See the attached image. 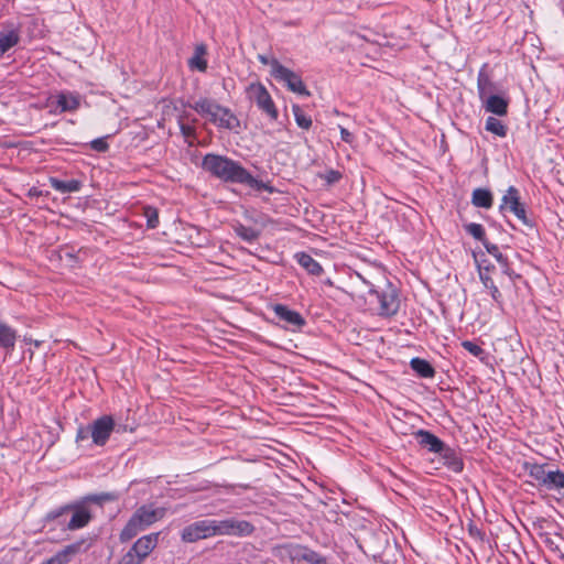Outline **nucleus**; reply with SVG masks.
<instances>
[{
    "mask_svg": "<svg viewBox=\"0 0 564 564\" xmlns=\"http://www.w3.org/2000/svg\"><path fill=\"white\" fill-rule=\"evenodd\" d=\"M202 167L224 182L259 186L258 181L245 167L227 156L208 153L203 158Z\"/></svg>",
    "mask_w": 564,
    "mask_h": 564,
    "instance_id": "nucleus-1",
    "label": "nucleus"
},
{
    "mask_svg": "<svg viewBox=\"0 0 564 564\" xmlns=\"http://www.w3.org/2000/svg\"><path fill=\"white\" fill-rule=\"evenodd\" d=\"M191 107L199 116L220 129L237 130L240 127V121L232 111L213 99L200 98Z\"/></svg>",
    "mask_w": 564,
    "mask_h": 564,
    "instance_id": "nucleus-2",
    "label": "nucleus"
},
{
    "mask_svg": "<svg viewBox=\"0 0 564 564\" xmlns=\"http://www.w3.org/2000/svg\"><path fill=\"white\" fill-rule=\"evenodd\" d=\"M350 280L354 291L360 296L379 293L378 289L387 285V276L380 268L356 272Z\"/></svg>",
    "mask_w": 564,
    "mask_h": 564,
    "instance_id": "nucleus-3",
    "label": "nucleus"
},
{
    "mask_svg": "<svg viewBox=\"0 0 564 564\" xmlns=\"http://www.w3.org/2000/svg\"><path fill=\"white\" fill-rule=\"evenodd\" d=\"M69 512H72V516L66 524V528L72 531L86 527L91 519L89 510L85 507L70 506H65L58 510L51 511L47 513L46 519L56 520L66 517Z\"/></svg>",
    "mask_w": 564,
    "mask_h": 564,
    "instance_id": "nucleus-4",
    "label": "nucleus"
},
{
    "mask_svg": "<svg viewBox=\"0 0 564 564\" xmlns=\"http://www.w3.org/2000/svg\"><path fill=\"white\" fill-rule=\"evenodd\" d=\"M249 100L256 102L258 108L265 112L271 119L278 118V110L267 88L259 82L251 83L246 88Z\"/></svg>",
    "mask_w": 564,
    "mask_h": 564,
    "instance_id": "nucleus-5",
    "label": "nucleus"
},
{
    "mask_svg": "<svg viewBox=\"0 0 564 564\" xmlns=\"http://www.w3.org/2000/svg\"><path fill=\"white\" fill-rule=\"evenodd\" d=\"M216 520L196 521L182 530L181 538L184 542L193 543L198 540L217 536Z\"/></svg>",
    "mask_w": 564,
    "mask_h": 564,
    "instance_id": "nucleus-6",
    "label": "nucleus"
},
{
    "mask_svg": "<svg viewBox=\"0 0 564 564\" xmlns=\"http://www.w3.org/2000/svg\"><path fill=\"white\" fill-rule=\"evenodd\" d=\"M271 75L275 79L284 82L291 91L303 96L310 95L300 76L284 67L279 61L271 62Z\"/></svg>",
    "mask_w": 564,
    "mask_h": 564,
    "instance_id": "nucleus-7",
    "label": "nucleus"
},
{
    "mask_svg": "<svg viewBox=\"0 0 564 564\" xmlns=\"http://www.w3.org/2000/svg\"><path fill=\"white\" fill-rule=\"evenodd\" d=\"M488 85L489 83L487 80L478 79L479 98L482 101L485 110L497 116H505L508 110V100L500 95L488 94Z\"/></svg>",
    "mask_w": 564,
    "mask_h": 564,
    "instance_id": "nucleus-8",
    "label": "nucleus"
},
{
    "mask_svg": "<svg viewBox=\"0 0 564 564\" xmlns=\"http://www.w3.org/2000/svg\"><path fill=\"white\" fill-rule=\"evenodd\" d=\"M378 290L379 293L375 294L378 296L380 303L379 314L386 317L395 315L400 307L397 290L392 286L388 279L387 285Z\"/></svg>",
    "mask_w": 564,
    "mask_h": 564,
    "instance_id": "nucleus-9",
    "label": "nucleus"
},
{
    "mask_svg": "<svg viewBox=\"0 0 564 564\" xmlns=\"http://www.w3.org/2000/svg\"><path fill=\"white\" fill-rule=\"evenodd\" d=\"M90 438L94 445L104 446L111 433L116 431V423L112 416L102 415L91 423Z\"/></svg>",
    "mask_w": 564,
    "mask_h": 564,
    "instance_id": "nucleus-10",
    "label": "nucleus"
},
{
    "mask_svg": "<svg viewBox=\"0 0 564 564\" xmlns=\"http://www.w3.org/2000/svg\"><path fill=\"white\" fill-rule=\"evenodd\" d=\"M216 523L218 535L248 536L254 530L250 522L236 518L216 520Z\"/></svg>",
    "mask_w": 564,
    "mask_h": 564,
    "instance_id": "nucleus-11",
    "label": "nucleus"
},
{
    "mask_svg": "<svg viewBox=\"0 0 564 564\" xmlns=\"http://www.w3.org/2000/svg\"><path fill=\"white\" fill-rule=\"evenodd\" d=\"M501 212H510L512 213L519 220H521L524 225H529V220L525 215V209L520 203L519 192L516 187L510 186L506 194L502 197V202L500 205Z\"/></svg>",
    "mask_w": 564,
    "mask_h": 564,
    "instance_id": "nucleus-12",
    "label": "nucleus"
},
{
    "mask_svg": "<svg viewBox=\"0 0 564 564\" xmlns=\"http://www.w3.org/2000/svg\"><path fill=\"white\" fill-rule=\"evenodd\" d=\"M51 105L55 106V111L67 112L75 111L80 106V96L76 93L61 91L50 98Z\"/></svg>",
    "mask_w": 564,
    "mask_h": 564,
    "instance_id": "nucleus-13",
    "label": "nucleus"
},
{
    "mask_svg": "<svg viewBox=\"0 0 564 564\" xmlns=\"http://www.w3.org/2000/svg\"><path fill=\"white\" fill-rule=\"evenodd\" d=\"M87 545L85 540H79L75 543L66 545L63 550L57 552L54 556L47 558L41 564H67L70 560L80 552L86 551Z\"/></svg>",
    "mask_w": 564,
    "mask_h": 564,
    "instance_id": "nucleus-14",
    "label": "nucleus"
},
{
    "mask_svg": "<svg viewBox=\"0 0 564 564\" xmlns=\"http://www.w3.org/2000/svg\"><path fill=\"white\" fill-rule=\"evenodd\" d=\"M87 545L85 540H79L75 543L66 545L63 550L57 552L54 556L47 558L41 564H67L70 560L80 552L86 551Z\"/></svg>",
    "mask_w": 564,
    "mask_h": 564,
    "instance_id": "nucleus-15",
    "label": "nucleus"
},
{
    "mask_svg": "<svg viewBox=\"0 0 564 564\" xmlns=\"http://www.w3.org/2000/svg\"><path fill=\"white\" fill-rule=\"evenodd\" d=\"M159 541V533H151L139 538L131 550L144 561L149 554L155 549Z\"/></svg>",
    "mask_w": 564,
    "mask_h": 564,
    "instance_id": "nucleus-16",
    "label": "nucleus"
},
{
    "mask_svg": "<svg viewBox=\"0 0 564 564\" xmlns=\"http://www.w3.org/2000/svg\"><path fill=\"white\" fill-rule=\"evenodd\" d=\"M417 443L432 453H443L445 444L434 434L425 430H419L414 433Z\"/></svg>",
    "mask_w": 564,
    "mask_h": 564,
    "instance_id": "nucleus-17",
    "label": "nucleus"
},
{
    "mask_svg": "<svg viewBox=\"0 0 564 564\" xmlns=\"http://www.w3.org/2000/svg\"><path fill=\"white\" fill-rule=\"evenodd\" d=\"M134 516L145 527V529L159 521L165 516L164 508H154L152 506H142L135 512Z\"/></svg>",
    "mask_w": 564,
    "mask_h": 564,
    "instance_id": "nucleus-18",
    "label": "nucleus"
},
{
    "mask_svg": "<svg viewBox=\"0 0 564 564\" xmlns=\"http://www.w3.org/2000/svg\"><path fill=\"white\" fill-rule=\"evenodd\" d=\"M17 338V330L3 321H0V348L8 352L12 351L14 349Z\"/></svg>",
    "mask_w": 564,
    "mask_h": 564,
    "instance_id": "nucleus-19",
    "label": "nucleus"
},
{
    "mask_svg": "<svg viewBox=\"0 0 564 564\" xmlns=\"http://www.w3.org/2000/svg\"><path fill=\"white\" fill-rule=\"evenodd\" d=\"M20 41V35L17 29H7L0 32V57L3 56L10 48L15 46Z\"/></svg>",
    "mask_w": 564,
    "mask_h": 564,
    "instance_id": "nucleus-20",
    "label": "nucleus"
},
{
    "mask_svg": "<svg viewBox=\"0 0 564 564\" xmlns=\"http://www.w3.org/2000/svg\"><path fill=\"white\" fill-rule=\"evenodd\" d=\"M274 312L279 318L292 326L300 327L304 324L303 317L297 312L289 310L284 305H276Z\"/></svg>",
    "mask_w": 564,
    "mask_h": 564,
    "instance_id": "nucleus-21",
    "label": "nucleus"
},
{
    "mask_svg": "<svg viewBox=\"0 0 564 564\" xmlns=\"http://www.w3.org/2000/svg\"><path fill=\"white\" fill-rule=\"evenodd\" d=\"M294 557L308 564H327V561L324 556L307 547L299 546L294 551Z\"/></svg>",
    "mask_w": 564,
    "mask_h": 564,
    "instance_id": "nucleus-22",
    "label": "nucleus"
},
{
    "mask_svg": "<svg viewBox=\"0 0 564 564\" xmlns=\"http://www.w3.org/2000/svg\"><path fill=\"white\" fill-rule=\"evenodd\" d=\"M145 527L133 514L126 524V527L122 529L120 533V541L127 542L134 538L139 532L143 531Z\"/></svg>",
    "mask_w": 564,
    "mask_h": 564,
    "instance_id": "nucleus-23",
    "label": "nucleus"
},
{
    "mask_svg": "<svg viewBox=\"0 0 564 564\" xmlns=\"http://www.w3.org/2000/svg\"><path fill=\"white\" fill-rule=\"evenodd\" d=\"M51 186L59 193H74L80 189V182L77 180L61 181L55 177L50 178Z\"/></svg>",
    "mask_w": 564,
    "mask_h": 564,
    "instance_id": "nucleus-24",
    "label": "nucleus"
},
{
    "mask_svg": "<svg viewBox=\"0 0 564 564\" xmlns=\"http://www.w3.org/2000/svg\"><path fill=\"white\" fill-rule=\"evenodd\" d=\"M296 259L299 264L304 268L310 274L321 275L323 272V268L321 264L313 259L310 254L299 253L296 254Z\"/></svg>",
    "mask_w": 564,
    "mask_h": 564,
    "instance_id": "nucleus-25",
    "label": "nucleus"
},
{
    "mask_svg": "<svg viewBox=\"0 0 564 564\" xmlns=\"http://www.w3.org/2000/svg\"><path fill=\"white\" fill-rule=\"evenodd\" d=\"M540 486L549 490L560 489L564 487V474L560 470H551L545 474V478Z\"/></svg>",
    "mask_w": 564,
    "mask_h": 564,
    "instance_id": "nucleus-26",
    "label": "nucleus"
},
{
    "mask_svg": "<svg viewBox=\"0 0 564 564\" xmlns=\"http://www.w3.org/2000/svg\"><path fill=\"white\" fill-rule=\"evenodd\" d=\"M442 457L444 459V464L454 473H459L463 470V462L462 459L455 454L454 451L445 446V449L443 451Z\"/></svg>",
    "mask_w": 564,
    "mask_h": 564,
    "instance_id": "nucleus-27",
    "label": "nucleus"
},
{
    "mask_svg": "<svg viewBox=\"0 0 564 564\" xmlns=\"http://www.w3.org/2000/svg\"><path fill=\"white\" fill-rule=\"evenodd\" d=\"M471 202L477 207L490 208L492 205V195L488 189L477 188L473 192Z\"/></svg>",
    "mask_w": 564,
    "mask_h": 564,
    "instance_id": "nucleus-28",
    "label": "nucleus"
},
{
    "mask_svg": "<svg viewBox=\"0 0 564 564\" xmlns=\"http://www.w3.org/2000/svg\"><path fill=\"white\" fill-rule=\"evenodd\" d=\"M412 369L423 378H432L435 373L433 367L424 359L413 358L411 360Z\"/></svg>",
    "mask_w": 564,
    "mask_h": 564,
    "instance_id": "nucleus-29",
    "label": "nucleus"
},
{
    "mask_svg": "<svg viewBox=\"0 0 564 564\" xmlns=\"http://www.w3.org/2000/svg\"><path fill=\"white\" fill-rule=\"evenodd\" d=\"M485 128L487 131H489L500 138H503L507 134L506 126L499 119H497L495 117L487 118Z\"/></svg>",
    "mask_w": 564,
    "mask_h": 564,
    "instance_id": "nucleus-30",
    "label": "nucleus"
},
{
    "mask_svg": "<svg viewBox=\"0 0 564 564\" xmlns=\"http://www.w3.org/2000/svg\"><path fill=\"white\" fill-rule=\"evenodd\" d=\"M204 54L205 48L203 46H198L196 48V54L188 62L189 67L197 68L200 72H205L207 68V62L203 58Z\"/></svg>",
    "mask_w": 564,
    "mask_h": 564,
    "instance_id": "nucleus-31",
    "label": "nucleus"
},
{
    "mask_svg": "<svg viewBox=\"0 0 564 564\" xmlns=\"http://www.w3.org/2000/svg\"><path fill=\"white\" fill-rule=\"evenodd\" d=\"M292 110L297 126L305 130L310 129L312 126L311 117L306 116L297 105H294Z\"/></svg>",
    "mask_w": 564,
    "mask_h": 564,
    "instance_id": "nucleus-32",
    "label": "nucleus"
},
{
    "mask_svg": "<svg viewBox=\"0 0 564 564\" xmlns=\"http://www.w3.org/2000/svg\"><path fill=\"white\" fill-rule=\"evenodd\" d=\"M525 470L539 485L542 484L543 478H545V474L547 473L542 465L538 464H525Z\"/></svg>",
    "mask_w": 564,
    "mask_h": 564,
    "instance_id": "nucleus-33",
    "label": "nucleus"
},
{
    "mask_svg": "<svg viewBox=\"0 0 564 564\" xmlns=\"http://www.w3.org/2000/svg\"><path fill=\"white\" fill-rule=\"evenodd\" d=\"M480 280L486 289L490 291V295L494 299L495 302L500 303L501 302V293L498 290V288L495 285L494 280L484 273H480Z\"/></svg>",
    "mask_w": 564,
    "mask_h": 564,
    "instance_id": "nucleus-34",
    "label": "nucleus"
},
{
    "mask_svg": "<svg viewBox=\"0 0 564 564\" xmlns=\"http://www.w3.org/2000/svg\"><path fill=\"white\" fill-rule=\"evenodd\" d=\"M466 231L471 235L475 239L479 240L485 245L487 241L485 239V229L480 224L470 223L465 225Z\"/></svg>",
    "mask_w": 564,
    "mask_h": 564,
    "instance_id": "nucleus-35",
    "label": "nucleus"
},
{
    "mask_svg": "<svg viewBox=\"0 0 564 564\" xmlns=\"http://www.w3.org/2000/svg\"><path fill=\"white\" fill-rule=\"evenodd\" d=\"M144 216L149 228H156L159 225L158 210L151 206L144 208Z\"/></svg>",
    "mask_w": 564,
    "mask_h": 564,
    "instance_id": "nucleus-36",
    "label": "nucleus"
},
{
    "mask_svg": "<svg viewBox=\"0 0 564 564\" xmlns=\"http://www.w3.org/2000/svg\"><path fill=\"white\" fill-rule=\"evenodd\" d=\"M484 246L488 253L494 256L500 264L507 267V258L502 256L497 246L491 245L489 242H486Z\"/></svg>",
    "mask_w": 564,
    "mask_h": 564,
    "instance_id": "nucleus-37",
    "label": "nucleus"
},
{
    "mask_svg": "<svg viewBox=\"0 0 564 564\" xmlns=\"http://www.w3.org/2000/svg\"><path fill=\"white\" fill-rule=\"evenodd\" d=\"M86 499L88 501H93V502H96V503H102V502H106V501H113V500H116L117 496L115 494H111V492H105V494H100V495L89 496Z\"/></svg>",
    "mask_w": 564,
    "mask_h": 564,
    "instance_id": "nucleus-38",
    "label": "nucleus"
},
{
    "mask_svg": "<svg viewBox=\"0 0 564 564\" xmlns=\"http://www.w3.org/2000/svg\"><path fill=\"white\" fill-rule=\"evenodd\" d=\"M90 432H91V424H89L87 426L78 427L77 434H76V443L78 445H82L83 442L89 440L90 438Z\"/></svg>",
    "mask_w": 564,
    "mask_h": 564,
    "instance_id": "nucleus-39",
    "label": "nucleus"
},
{
    "mask_svg": "<svg viewBox=\"0 0 564 564\" xmlns=\"http://www.w3.org/2000/svg\"><path fill=\"white\" fill-rule=\"evenodd\" d=\"M142 560L130 549L118 564H142Z\"/></svg>",
    "mask_w": 564,
    "mask_h": 564,
    "instance_id": "nucleus-40",
    "label": "nucleus"
},
{
    "mask_svg": "<svg viewBox=\"0 0 564 564\" xmlns=\"http://www.w3.org/2000/svg\"><path fill=\"white\" fill-rule=\"evenodd\" d=\"M462 346L468 351L470 352L473 356H476V357H479L482 355L484 350L480 346H478L477 344L473 343V341H469V340H466V341H463Z\"/></svg>",
    "mask_w": 564,
    "mask_h": 564,
    "instance_id": "nucleus-41",
    "label": "nucleus"
},
{
    "mask_svg": "<svg viewBox=\"0 0 564 564\" xmlns=\"http://www.w3.org/2000/svg\"><path fill=\"white\" fill-rule=\"evenodd\" d=\"M181 132L183 137L186 139L189 145L193 144V139L195 138V128L187 124H181Z\"/></svg>",
    "mask_w": 564,
    "mask_h": 564,
    "instance_id": "nucleus-42",
    "label": "nucleus"
},
{
    "mask_svg": "<svg viewBox=\"0 0 564 564\" xmlns=\"http://www.w3.org/2000/svg\"><path fill=\"white\" fill-rule=\"evenodd\" d=\"M238 235L248 241H252L258 237V232L254 229L247 227L239 228Z\"/></svg>",
    "mask_w": 564,
    "mask_h": 564,
    "instance_id": "nucleus-43",
    "label": "nucleus"
},
{
    "mask_svg": "<svg viewBox=\"0 0 564 564\" xmlns=\"http://www.w3.org/2000/svg\"><path fill=\"white\" fill-rule=\"evenodd\" d=\"M322 177L328 184H333V183H336V182H338L340 180L341 174L338 171L330 170V171H327Z\"/></svg>",
    "mask_w": 564,
    "mask_h": 564,
    "instance_id": "nucleus-44",
    "label": "nucleus"
},
{
    "mask_svg": "<svg viewBox=\"0 0 564 564\" xmlns=\"http://www.w3.org/2000/svg\"><path fill=\"white\" fill-rule=\"evenodd\" d=\"M91 148L96 151L104 152L108 149V144L104 139H96L91 142Z\"/></svg>",
    "mask_w": 564,
    "mask_h": 564,
    "instance_id": "nucleus-45",
    "label": "nucleus"
},
{
    "mask_svg": "<svg viewBox=\"0 0 564 564\" xmlns=\"http://www.w3.org/2000/svg\"><path fill=\"white\" fill-rule=\"evenodd\" d=\"M339 130H340V137L341 139L347 142V143H351L352 142V134L344 127H339Z\"/></svg>",
    "mask_w": 564,
    "mask_h": 564,
    "instance_id": "nucleus-46",
    "label": "nucleus"
},
{
    "mask_svg": "<svg viewBox=\"0 0 564 564\" xmlns=\"http://www.w3.org/2000/svg\"><path fill=\"white\" fill-rule=\"evenodd\" d=\"M258 59L263 65H270V66H271V62L276 61L275 58H269L268 56L262 55V54L258 55Z\"/></svg>",
    "mask_w": 564,
    "mask_h": 564,
    "instance_id": "nucleus-47",
    "label": "nucleus"
}]
</instances>
